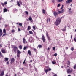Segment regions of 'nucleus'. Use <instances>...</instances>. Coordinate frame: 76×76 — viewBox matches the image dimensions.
<instances>
[{
  "label": "nucleus",
  "mask_w": 76,
  "mask_h": 76,
  "mask_svg": "<svg viewBox=\"0 0 76 76\" xmlns=\"http://www.w3.org/2000/svg\"><path fill=\"white\" fill-rule=\"evenodd\" d=\"M62 19V17L58 18L55 21V25L56 26H58L61 22V20Z\"/></svg>",
  "instance_id": "f257e3e1"
},
{
  "label": "nucleus",
  "mask_w": 76,
  "mask_h": 76,
  "mask_svg": "<svg viewBox=\"0 0 76 76\" xmlns=\"http://www.w3.org/2000/svg\"><path fill=\"white\" fill-rule=\"evenodd\" d=\"M66 71L67 72V73H71L73 72V70L71 69L70 70V68H69L68 69H66Z\"/></svg>",
  "instance_id": "f03ea898"
},
{
  "label": "nucleus",
  "mask_w": 76,
  "mask_h": 76,
  "mask_svg": "<svg viewBox=\"0 0 76 76\" xmlns=\"http://www.w3.org/2000/svg\"><path fill=\"white\" fill-rule=\"evenodd\" d=\"M13 50L14 51L15 53H16V51H17V49H18V48L16 46H14L13 47Z\"/></svg>",
  "instance_id": "7ed1b4c3"
},
{
  "label": "nucleus",
  "mask_w": 76,
  "mask_h": 76,
  "mask_svg": "<svg viewBox=\"0 0 76 76\" xmlns=\"http://www.w3.org/2000/svg\"><path fill=\"white\" fill-rule=\"evenodd\" d=\"M64 12V9H62L61 10V11H59L58 12V14H60L61 13H63Z\"/></svg>",
  "instance_id": "20e7f679"
},
{
  "label": "nucleus",
  "mask_w": 76,
  "mask_h": 76,
  "mask_svg": "<svg viewBox=\"0 0 76 76\" xmlns=\"http://www.w3.org/2000/svg\"><path fill=\"white\" fill-rule=\"evenodd\" d=\"M42 38L43 42H45V37H44V35L43 34L42 35Z\"/></svg>",
  "instance_id": "39448f33"
},
{
  "label": "nucleus",
  "mask_w": 76,
  "mask_h": 76,
  "mask_svg": "<svg viewBox=\"0 0 76 76\" xmlns=\"http://www.w3.org/2000/svg\"><path fill=\"white\" fill-rule=\"evenodd\" d=\"M1 51L2 53H3V54H5V53H6V50L2 49L1 50Z\"/></svg>",
  "instance_id": "423d86ee"
},
{
  "label": "nucleus",
  "mask_w": 76,
  "mask_h": 76,
  "mask_svg": "<svg viewBox=\"0 0 76 76\" xmlns=\"http://www.w3.org/2000/svg\"><path fill=\"white\" fill-rule=\"evenodd\" d=\"M15 62V59L14 58H12L11 59V62L10 63L11 64H12L13 63Z\"/></svg>",
  "instance_id": "0eeeda50"
},
{
  "label": "nucleus",
  "mask_w": 76,
  "mask_h": 76,
  "mask_svg": "<svg viewBox=\"0 0 76 76\" xmlns=\"http://www.w3.org/2000/svg\"><path fill=\"white\" fill-rule=\"evenodd\" d=\"M71 2H72V0H68L66 2V4H68V3H71Z\"/></svg>",
  "instance_id": "6e6552de"
},
{
  "label": "nucleus",
  "mask_w": 76,
  "mask_h": 76,
  "mask_svg": "<svg viewBox=\"0 0 76 76\" xmlns=\"http://www.w3.org/2000/svg\"><path fill=\"white\" fill-rule=\"evenodd\" d=\"M4 70H3L2 71V72H1V74H0V76H4Z\"/></svg>",
  "instance_id": "1a4fd4ad"
},
{
  "label": "nucleus",
  "mask_w": 76,
  "mask_h": 76,
  "mask_svg": "<svg viewBox=\"0 0 76 76\" xmlns=\"http://www.w3.org/2000/svg\"><path fill=\"white\" fill-rule=\"evenodd\" d=\"M53 14H54V16H55V17H57V15H58V14L57 13V12H54Z\"/></svg>",
  "instance_id": "9d476101"
},
{
  "label": "nucleus",
  "mask_w": 76,
  "mask_h": 76,
  "mask_svg": "<svg viewBox=\"0 0 76 76\" xmlns=\"http://www.w3.org/2000/svg\"><path fill=\"white\" fill-rule=\"evenodd\" d=\"M28 54L29 56H31L32 55V53H31V52L30 50H28Z\"/></svg>",
  "instance_id": "9b49d317"
},
{
  "label": "nucleus",
  "mask_w": 76,
  "mask_h": 76,
  "mask_svg": "<svg viewBox=\"0 0 76 76\" xmlns=\"http://www.w3.org/2000/svg\"><path fill=\"white\" fill-rule=\"evenodd\" d=\"M38 47H39V48H42V46L41 45H39Z\"/></svg>",
  "instance_id": "f8f14e48"
},
{
  "label": "nucleus",
  "mask_w": 76,
  "mask_h": 76,
  "mask_svg": "<svg viewBox=\"0 0 76 76\" xmlns=\"http://www.w3.org/2000/svg\"><path fill=\"white\" fill-rule=\"evenodd\" d=\"M8 11V10H7L6 8H5L4 9V13H5V12H7Z\"/></svg>",
  "instance_id": "ddd939ff"
},
{
  "label": "nucleus",
  "mask_w": 76,
  "mask_h": 76,
  "mask_svg": "<svg viewBox=\"0 0 76 76\" xmlns=\"http://www.w3.org/2000/svg\"><path fill=\"white\" fill-rule=\"evenodd\" d=\"M29 41L30 42H32V41H33L32 38L30 37L29 38Z\"/></svg>",
  "instance_id": "4468645a"
},
{
  "label": "nucleus",
  "mask_w": 76,
  "mask_h": 76,
  "mask_svg": "<svg viewBox=\"0 0 76 76\" xmlns=\"http://www.w3.org/2000/svg\"><path fill=\"white\" fill-rule=\"evenodd\" d=\"M17 54H21V52L19 50H17Z\"/></svg>",
  "instance_id": "2eb2a0df"
},
{
  "label": "nucleus",
  "mask_w": 76,
  "mask_h": 76,
  "mask_svg": "<svg viewBox=\"0 0 76 76\" xmlns=\"http://www.w3.org/2000/svg\"><path fill=\"white\" fill-rule=\"evenodd\" d=\"M28 19L30 21H31V22H32V18L31 17H30Z\"/></svg>",
  "instance_id": "dca6fc26"
},
{
  "label": "nucleus",
  "mask_w": 76,
  "mask_h": 76,
  "mask_svg": "<svg viewBox=\"0 0 76 76\" xmlns=\"http://www.w3.org/2000/svg\"><path fill=\"white\" fill-rule=\"evenodd\" d=\"M9 60V58H5L4 59V61H7Z\"/></svg>",
  "instance_id": "f3484780"
},
{
  "label": "nucleus",
  "mask_w": 76,
  "mask_h": 76,
  "mask_svg": "<svg viewBox=\"0 0 76 76\" xmlns=\"http://www.w3.org/2000/svg\"><path fill=\"white\" fill-rule=\"evenodd\" d=\"M23 43L25 44V41H26V39H25V38H23Z\"/></svg>",
  "instance_id": "a211bd4d"
},
{
  "label": "nucleus",
  "mask_w": 76,
  "mask_h": 76,
  "mask_svg": "<svg viewBox=\"0 0 76 76\" xmlns=\"http://www.w3.org/2000/svg\"><path fill=\"white\" fill-rule=\"evenodd\" d=\"M31 29V26H28V27L27 30L28 31H29Z\"/></svg>",
  "instance_id": "6ab92c4d"
},
{
  "label": "nucleus",
  "mask_w": 76,
  "mask_h": 76,
  "mask_svg": "<svg viewBox=\"0 0 76 76\" xmlns=\"http://www.w3.org/2000/svg\"><path fill=\"white\" fill-rule=\"evenodd\" d=\"M48 71V69H46L45 70V72L46 73V74H47V73Z\"/></svg>",
  "instance_id": "aec40b11"
},
{
  "label": "nucleus",
  "mask_w": 76,
  "mask_h": 76,
  "mask_svg": "<svg viewBox=\"0 0 76 76\" xmlns=\"http://www.w3.org/2000/svg\"><path fill=\"white\" fill-rule=\"evenodd\" d=\"M19 48L20 49V50H22V46L21 45H20L19 46Z\"/></svg>",
  "instance_id": "412c9836"
},
{
  "label": "nucleus",
  "mask_w": 76,
  "mask_h": 76,
  "mask_svg": "<svg viewBox=\"0 0 76 76\" xmlns=\"http://www.w3.org/2000/svg\"><path fill=\"white\" fill-rule=\"evenodd\" d=\"M17 4L18 6H20V4H19V2L18 1H17Z\"/></svg>",
  "instance_id": "4be33fe9"
},
{
  "label": "nucleus",
  "mask_w": 76,
  "mask_h": 76,
  "mask_svg": "<svg viewBox=\"0 0 76 76\" xmlns=\"http://www.w3.org/2000/svg\"><path fill=\"white\" fill-rule=\"evenodd\" d=\"M63 1V0H58L57 1V2L58 3H59V2L60 3L61 2V1Z\"/></svg>",
  "instance_id": "5701e85b"
},
{
  "label": "nucleus",
  "mask_w": 76,
  "mask_h": 76,
  "mask_svg": "<svg viewBox=\"0 0 76 76\" xmlns=\"http://www.w3.org/2000/svg\"><path fill=\"white\" fill-rule=\"evenodd\" d=\"M66 26H65V28H62V30L63 31H66Z\"/></svg>",
  "instance_id": "b1692460"
},
{
  "label": "nucleus",
  "mask_w": 76,
  "mask_h": 76,
  "mask_svg": "<svg viewBox=\"0 0 76 76\" xmlns=\"http://www.w3.org/2000/svg\"><path fill=\"white\" fill-rule=\"evenodd\" d=\"M67 62H68V65H70V61L68 60L67 61Z\"/></svg>",
  "instance_id": "393cba45"
},
{
  "label": "nucleus",
  "mask_w": 76,
  "mask_h": 76,
  "mask_svg": "<svg viewBox=\"0 0 76 76\" xmlns=\"http://www.w3.org/2000/svg\"><path fill=\"white\" fill-rule=\"evenodd\" d=\"M6 29L5 28H4L3 29V33H6Z\"/></svg>",
  "instance_id": "a878e982"
},
{
  "label": "nucleus",
  "mask_w": 76,
  "mask_h": 76,
  "mask_svg": "<svg viewBox=\"0 0 76 76\" xmlns=\"http://www.w3.org/2000/svg\"><path fill=\"white\" fill-rule=\"evenodd\" d=\"M52 64H56V62L54 61H53L52 62Z\"/></svg>",
  "instance_id": "bb28decb"
},
{
  "label": "nucleus",
  "mask_w": 76,
  "mask_h": 76,
  "mask_svg": "<svg viewBox=\"0 0 76 76\" xmlns=\"http://www.w3.org/2000/svg\"><path fill=\"white\" fill-rule=\"evenodd\" d=\"M46 36L47 37H49V35H48V32H46Z\"/></svg>",
  "instance_id": "cd10ccee"
},
{
  "label": "nucleus",
  "mask_w": 76,
  "mask_h": 76,
  "mask_svg": "<svg viewBox=\"0 0 76 76\" xmlns=\"http://www.w3.org/2000/svg\"><path fill=\"white\" fill-rule=\"evenodd\" d=\"M42 10H43L42 12L43 13H44V14H45V10L43 9Z\"/></svg>",
  "instance_id": "c85d7f7f"
},
{
  "label": "nucleus",
  "mask_w": 76,
  "mask_h": 76,
  "mask_svg": "<svg viewBox=\"0 0 76 76\" xmlns=\"http://www.w3.org/2000/svg\"><path fill=\"white\" fill-rule=\"evenodd\" d=\"M29 34H33V33L32 32V31H29Z\"/></svg>",
  "instance_id": "c756f323"
},
{
  "label": "nucleus",
  "mask_w": 76,
  "mask_h": 76,
  "mask_svg": "<svg viewBox=\"0 0 76 76\" xmlns=\"http://www.w3.org/2000/svg\"><path fill=\"white\" fill-rule=\"evenodd\" d=\"M0 56L1 57H3V55H2V53H1V52L0 51Z\"/></svg>",
  "instance_id": "7c9ffc66"
},
{
  "label": "nucleus",
  "mask_w": 76,
  "mask_h": 76,
  "mask_svg": "<svg viewBox=\"0 0 76 76\" xmlns=\"http://www.w3.org/2000/svg\"><path fill=\"white\" fill-rule=\"evenodd\" d=\"M25 13L26 14V15H29V13H28V11H26L25 12Z\"/></svg>",
  "instance_id": "2f4dec72"
},
{
  "label": "nucleus",
  "mask_w": 76,
  "mask_h": 76,
  "mask_svg": "<svg viewBox=\"0 0 76 76\" xmlns=\"http://www.w3.org/2000/svg\"><path fill=\"white\" fill-rule=\"evenodd\" d=\"M20 54H17V57H20Z\"/></svg>",
  "instance_id": "473e14b6"
},
{
  "label": "nucleus",
  "mask_w": 76,
  "mask_h": 76,
  "mask_svg": "<svg viewBox=\"0 0 76 76\" xmlns=\"http://www.w3.org/2000/svg\"><path fill=\"white\" fill-rule=\"evenodd\" d=\"M15 32V30H12L11 31V33H13V32Z\"/></svg>",
  "instance_id": "72a5a7b5"
},
{
  "label": "nucleus",
  "mask_w": 76,
  "mask_h": 76,
  "mask_svg": "<svg viewBox=\"0 0 76 76\" xmlns=\"http://www.w3.org/2000/svg\"><path fill=\"white\" fill-rule=\"evenodd\" d=\"M73 68L74 69H76V64L74 66Z\"/></svg>",
  "instance_id": "f704fd0d"
},
{
  "label": "nucleus",
  "mask_w": 76,
  "mask_h": 76,
  "mask_svg": "<svg viewBox=\"0 0 76 76\" xmlns=\"http://www.w3.org/2000/svg\"><path fill=\"white\" fill-rule=\"evenodd\" d=\"M18 25L19 26H22V23H19V24H18Z\"/></svg>",
  "instance_id": "c9c22d12"
},
{
  "label": "nucleus",
  "mask_w": 76,
  "mask_h": 76,
  "mask_svg": "<svg viewBox=\"0 0 76 76\" xmlns=\"http://www.w3.org/2000/svg\"><path fill=\"white\" fill-rule=\"evenodd\" d=\"M33 28L34 29V30H35L36 29V28H35V27L34 26H33Z\"/></svg>",
  "instance_id": "e433bc0d"
},
{
  "label": "nucleus",
  "mask_w": 76,
  "mask_h": 76,
  "mask_svg": "<svg viewBox=\"0 0 76 76\" xmlns=\"http://www.w3.org/2000/svg\"><path fill=\"white\" fill-rule=\"evenodd\" d=\"M69 14H72L73 12L72 11H69Z\"/></svg>",
  "instance_id": "4c0bfd02"
},
{
  "label": "nucleus",
  "mask_w": 76,
  "mask_h": 76,
  "mask_svg": "<svg viewBox=\"0 0 76 76\" xmlns=\"http://www.w3.org/2000/svg\"><path fill=\"white\" fill-rule=\"evenodd\" d=\"M71 50H72V51H73L74 50V48L72 47V48L71 49Z\"/></svg>",
  "instance_id": "58836bf2"
},
{
  "label": "nucleus",
  "mask_w": 76,
  "mask_h": 76,
  "mask_svg": "<svg viewBox=\"0 0 76 76\" xmlns=\"http://www.w3.org/2000/svg\"><path fill=\"white\" fill-rule=\"evenodd\" d=\"M7 35V34L5 33L2 36V37H3L4 36H6V35Z\"/></svg>",
  "instance_id": "ea45409f"
},
{
  "label": "nucleus",
  "mask_w": 76,
  "mask_h": 76,
  "mask_svg": "<svg viewBox=\"0 0 76 76\" xmlns=\"http://www.w3.org/2000/svg\"><path fill=\"white\" fill-rule=\"evenodd\" d=\"M74 41H75V42H76V38L75 37L74 38Z\"/></svg>",
  "instance_id": "a19ab883"
},
{
  "label": "nucleus",
  "mask_w": 76,
  "mask_h": 76,
  "mask_svg": "<svg viewBox=\"0 0 76 76\" xmlns=\"http://www.w3.org/2000/svg\"><path fill=\"white\" fill-rule=\"evenodd\" d=\"M25 61H26V58H25L24 60V61L23 62V64H25Z\"/></svg>",
  "instance_id": "79ce46f5"
},
{
  "label": "nucleus",
  "mask_w": 76,
  "mask_h": 76,
  "mask_svg": "<svg viewBox=\"0 0 76 76\" xmlns=\"http://www.w3.org/2000/svg\"><path fill=\"white\" fill-rule=\"evenodd\" d=\"M3 35V33H0V37H1Z\"/></svg>",
  "instance_id": "37998d69"
},
{
  "label": "nucleus",
  "mask_w": 76,
  "mask_h": 76,
  "mask_svg": "<svg viewBox=\"0 0 76 76\" xmlns=\"http://www.w3.org/2000/svg\"><path fill=\"white\" fill-rule=\"evenodd\" d=\"M48 39L49 41H50V40H51V39L49 37H48Z\"/></svg>",
  "instance_id": "c03bdc74"
},
{
  "label": "nucleus",
  "mask_w": 76,
  "mask_h": 76,
  "mask_svg": "<svg viewBox=\"0 0 76 76\" xmlns=\"http://www.w3.org/2000/svg\"><path fill=\"white\" fill-rule=\"evenodd\" d=\"M26 46H24V48H23L24 50H26Z\"/></svg>",
  "instance_id": "a18cd8bd"
},
{
  "label": "nucleus",
  "mask_w": 76,
  "mask_h": 76,
  "mask_svg": "<svg viewBox=\"0 0 76 76\" xmlns=\"http://www.w3.org/2000/svg\"><path fill=\"white\" fill-rule=\"evenodd\" d=\"M0 33H3V32H2V29H0Z\"/></svg>",
  "instance_id": "49530a36"
},
{
  "label": "nucleus",
  "mask_w": 76,
  "mask_h": 76,
  "mask_svg": "<svg viewBox=\"0 0 76 76\" xmlns=\"http://www.w3.org/2000/svg\"><path fill=\"white\" fill-rule=\"evenodd\" d=\"M54 55L55 56H57V54L55 53L54 54Z\"/></svg>",
  "instance_id": "de8ad7c7"
},
{
  "label": "nucleus",
  "mask_w": 76,
  "mask_h": 76,
  "mask_svg": "<svg viewBox=\"0 0 76 76\" xmlns=\"http://www.w3.org/2000/svg\"><path fill=\"white\" fill-rule=\"evenodd\" d=\"M59 6H60V4H58L57 6V7H58Z\"/></svg>",
  "instance_id": "09e8293b"
},
{
  "label": "nucleus",
  "mask_w": 76,
  "mask_h": 76,
  "mask_svg": "<svg viewBox=\"0 0 76 76\" xmlns=\"http://www.w3.org/2000/svg\"><path fill=\"white\" fill-rule=\"evenodd\" d=\"M63 5H62V7L61 8V9H62L63 8Z\"/></svg>",
  "instance_id": "8fccbe9b"
},
{
  "label": "nucleus",
  "mask_w": 76,
  "mask_h": 76,
  "mask_svg": "<svg viewBox=\"0 0 76 76\" xmlns=\"http://www.w3.org/2000/svg\"><path fill=\"white\" fill-rule=\"evenodd\" d=\"M18 31H20V28H18Z\"/></svg>",
  "instance_id": "3c124183"
},
{
  "label": "nucleus",
  "mask_w": 76,
  "mask_h": 76,
  "mask_svg": "<svg viewBox=\"0 0 76 76\" xmlns=\"http://www.w3.org/2000/svg\"><path fill=\"white\" fill-rule=\"evenodd\" d=\"M48 70V71H51V68H49Z\"/></svg>",
  "instance_id": "603ef678"
},
{
  "label": "nucleus",
  "mask_w": 76,
  "mask_h": 76,
  "mask_svg": "<svg viewBox=\"0 0 76 76\" xmlns=\"http://www.w3.org/2000/svg\"><path fill=\"white\" fill-rule=\"evenodd\" d=\"M53 50H55L56 49V48L55 47H53Z\"/></svg>",
  "instance_id": "864d4df0"
},
{
  "label": "nucleus",
  "mask_w": 76,
  "mask_h": 76,
  "mask_svg": "<svg viewBox=\"0 0 76 76\" xmlns=\"http://www.w3.org/2000/svg\"><path fill=\"white\" fill-rule=\"evenodd\" d=\"M1 4H2V6H4V3H1Z\"/></svg>",
  "instance_id": "5fc2aeb1"
},
{
  "label": "nucleus",
  "mask_w": 76,
  "mask_h": 76,
  "mask_svg": "<svg viewBox=\"0 0 76 76\" xmlns=\"http://www.w3.org/2000/svg\"><path fill=\"white\" fill-rule=\"evenodd\" d=\"M9 61L7 62V64H9Z\"/></svg>",
  "instance_id": "6e6d98bb"
},
{
  "label": "nucleus",
  "mask_w": 76,
  "mask_h": 76,
  "mask_svg": "<svg viewBox=\"0 0 76 76\" xmlns=\"http://www.w3.org/2000/svg\"><path fill=\"white\" fill-rule=\"evenodd\" d=\"M47 22L48 23V19H47Z\"/></svg>",
  "instance_id": "4d7b16f0"
},
{
  "label": "nucleus",
  "mask_w": 76,
  "mask_h": 76,
  "mask_svg": "<svg viewBox=\"0 0 76 76\" xmlns=\"http://www.w3.org/2000/svg\"><path fill=\"white\" fill-rule=\"evenodd\" d=\"M5 27H7V26H8V25H6V24H5Z\"/></svg>",
  "instance_id": "13d9d810"
},
{
  "label": "nucleus",
  "mask_w": 76,
  "mask_h": 76,
  "mask_svg": "<svg viewBox=\"0 0 76 76\" xmlns=\"http://www.w3.org/2000/svg\"><path fill=\"white\" fill-rule=\"evenodd\" d=\"M34 68H35V70L36 71H37V68H36L35 67H34Z\"/></svg>",
  "instance_id": "bf43d9fd"
},
{
  "label": "nucleus",
  "mask_w": 76,
  "mask_h": 76,
  "mask_svg": "<svg viewBox=\"0 0 76 76\" xmlns=\"http://www.w3.org/2000/svg\"><path fill=\"white\" fill-rule=\"evenodd\" d=\"M54 0H52V3H54Z\"/></svg>",
  "instance_id": "052dcab7"
},
{
  "label": "nucleus",
  "mask_w": 76,
  "mask_h": 76,
  "mask_svg": "<svg viewBox=\"0 0 76 76\" xmlns=\"http://www.w3.org/2000/svg\"><path fill=\"white\" fill-rule=\"evenodd\" d=\"M34 50L35 51H36V49L34 48Z\"/></svg>",
  "instance_id": "680f3d73"
},
{
  "label": "nucleus",
  "mask_w": 76,
  "mask_h": 76,
  "mask_svg": "<svg viewBox=\"0 0 76 76\" xmlns=\"http://www.w3.org/2000/svg\"><path fill=\"white\" fill-rule=\"evenodd\" d=\"M48 20H49V22H50V18H48Z\"/></svg>",
  "instance_id": "e2e57ef3"
},
{
  "label": "nucleus",
  "mask_w": 76,
  "mask_h": 76,
  "mask_svg": "<svg viewBox=\"0 0 76 76\" xmlns=\"http://www.w3.org/2000/svg\"><path fill=\"white\" fill-rule=\"evenodd\" d=\"M54 76H57V74H55Z\"/></svg>",
  "instance_id": "0e129e2a"
},
{
  "label": "nucleus",
  "mask_w": 76,
  "mask_h": 76,
  "mask_svg": "<svg viewBox=\"0 0 76 76\" xmlns=\"http://www.w3.org/2000/svg\"><path fill=\"white\" fill-rule=\"evenodd\" d=\"M4 4H7V2H4Z\"/></svg>",
  "instance_id": "69168bd1"
},
{
  "label": "nucleus",
  "mask_w": 76,
  "mask_h": 76,
  "mask_svg": "<svg viewBox=\"0 0 76 76\" xmlns=\"http://www.w3.org/2000/svg\"><path fill=\"white\" fill-rule=\"evenodd\" d=\"M71 8H70L69 10V11H70V10H71Z\"/></svg>",
  "instance_id": "338daca9"
},
{
  "label": "nucleus",
  "mask_w": 76,
  "mask_h": 76,
  "mask_svg": "<svg viewBox=\"0 0 76 76\" xmlns=\"http://www.w3.org/2000/svg\"><path fill=\"white\" fill-rule=\"evenodd\" d=\"M48 50H50V48H48L47 49Z\"/></svg>",
  "instance_id": "774afa93"
}]
</instances>
